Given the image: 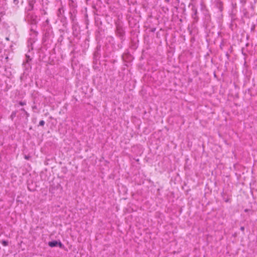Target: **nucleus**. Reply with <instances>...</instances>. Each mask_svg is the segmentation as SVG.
<instances>
[{
	"label": "nucleus",
	"mask_w": 257,
	"mask_h": 257,
	"mask_svg": "<svg viewBox=\"0 0 257 257\" xmlns=\"http://www.w3.org/2000/svg\"><path fill=\"white\" fill-rule=\"evenodd\" d=\"M35 0H30L29 2V8L28 11H32L34 8V5L35 3Z\"/></svg>",
	"instance_id": "4"
},
{
	"label": "nucleus",
	"mask_w": 257,
	"mask_h": 257,
	"mask_svg": "<svg viewBox=\"0 0 257 257\" xmlns=\"http://www.w3.org/2000/svg\"><path fill=\"white\" fill-rule=\"evenodd\" d=\"M26 61L25 63H28L29 61L31 60V58L29 56L27 55H26Z\"/></svg>",
	"instance_id": "8"
},
{
	"label": "nucleus",
	"mask_w": 257,
	"mask_h": 257,
	"mask_svg": "<svg viewBox=\"0 0 257 257\" xmlns=\"http://www.w3.org/2000/svg\"><path fill=\"white\" fill-rule=\"evenodd\" d=\"M19 3V1L18 0H14V3L16 5L18 4Z\"/></svg>",
	"instance_id": "13"
},
{
	"label": "nucleus",
	"mask_w": 257,
	"mask_h": 257,
	"mask_svg": "<svg viewBox=\"0 0 257 257\" xmlns=\"http://www.w3.org/2000/svg\"><path fill=\"white\" fill-rule=\"evenodd\" d=\"M1 242L4 246H7L9 244V242L7 240H2Z\"/></svg>",
	"instance_id": "5"
},
{
	"label": "nucleus",
	"mask_w": 257,
	"mask_h": 257,
	"mask_svg": "<svg viewBox=\"0 0 257 257\" xmlns=\"http://www.w3.org/2000/svg\"><path fill=\"white\" fill-rule=\"evenodd\" d=\"M19 104H20V105L23 106V105H26V103L25 102H24H24H23V101H20V102H19Z\"/></svg>",
	"instance_id": "10"
},
{
	"label": "nucleus",
	"mask_w": 257,
	"mask_h": 257,
	"mask_svg": "<svg viewBox=\"0 0 257 257\" xmlns=\"http://www.w3.org/2000/svg\"><path fill=\"white\" fill-rule=\"evenodd\" d=\"M240 230H241V231H244V227L243 226H241V227H240Z\"/></svg>",
	"instance_id": "14"
},
{
	"label": "nucleus",
	"mask_w": 257,
	"mask_h": 257,
	"mask_svg": "<svg viewBox=\"0 0 257 257\" xmlns=\"http://www.w3.org/2000/svg\"><path fill=\"white\" fill-rule=\"evenodd\" d=\"M192 11L194 12V15H196L197 13V9L195 8H192Z\"/></svg>",
	"instance_id": "11"
},
{
	"label": "nucleus",
	"mask_w": 257,
	"mask_h": 257,
	"mask_svg": "<svg viewBox=\"0 0 257 257\" xmlns=\"http://www.w3.org/2000/svg\"><path fill=\"white\" fill-rule=\"evenodd\" d=\"M21 110L23 111V112H24L26 111L25 109L24 108H21Z\"/></svg>",
	"instance_id": "15"
},
{
	"label": "nucleus",
	"mask_w": 257,
	"mask_h": 257,
	"mask_svg": "<svg viewBox=\"0 0 257 257\" xmlns=\"http://www.w3.org/2000/svg\"><path fill=\"white\" fill-rule=\"evenodd\" d=\"M16 114H17L16 111L12 112V114L11 115V117L12 118V119L16 116Z\"/></svg>",
	"instance_id": "6"
},
{
	"label": "nucleus",
	"mask_w": 257,
	"mask_h": 257,
	"mask_svg": "<svg viewBox=\"0 0 257 257\" xmlns=\"http://www.w3.org/2000/svg\"><path fill=\"white\" fill-rule=\"evenodd\" d=\"M25 158L26 159H27V160H28V159H29V156H25Z\"/></svg>",
	"instance_id": "16"
},
{
	"label": "nucleus",
	"mask_w": 257,
	"mask_h": 257,
	"mask_svg": "<svg viewBox=\"0 0 257 257\" xmlns=\"http://www.w3.org/2000/svg\"><path fill=\"white\" fill-rule=\"evenodd\" d=\"M31 32L33 33L35 36H37L38 33L37 32L34 30L33 28H31Z\"/></svg>",
	"instance_id": "7"
},
{
	"label": "nucleus",
	"mask_w": 257,
	"mask_h": 257,
	"mask_svg": "<svg viewBox=\"0 0 257 257\" xmlns=\"http://www.w3.org/2000/svg\"><path fill=\"white\" fill-rule=\"evenodd\" d=\"M26 117H28L29 116V113L28 112H27L26 111L24 112Z\"/></svg>",
	"instance_id": "12"
},
{
	"label": "nucleus",
	"mask_w": 257,
	"mask_h": 257,
	"mask_svg": "<svg viewBox=\"0 0 257 257\" xmlns=\"http://www.w3.org/2000/svg\"><path fill=\"white\" fill-rule=\"evenodd\" d=\"M116 33L117 35L120 37L123 36L124 33V30L121 26L119 25H116Z\"/></svg>",
	"instance_id": "3"
},
{
	"label": "nucleus",
	"mask_w": 257,
	"mask_h": 257,
	"mask_svg": "<svg viewBox=\"0 0 257 257\" xmlns=\"http://www.w3.org/2000/svg\"><path fill=\"white\" fill-rule=\"evenodd\" d=\"M27 19L32 25H36L38 22L37 16L34 14H29L27 16Z\"/></svg>",
	"instance_id": "1"
},
{
	"label": "nucleus",
	"mask_w": 257,
	"mask_h": 257,
	"mask_svg": "<svg viewBox=\"0 0 257 257\" xmlns=\"http://www.w3.org/2000/svg\"><path fill=\"white\" fill-rule=\"evenodd\" d=\"M48 245L51 247H55L57 246H59L60 248L63 247V245L61 242V241H58L57 240H53V241L49 242Z\"/></svg>",
	"instance_id": "2"
},
{
	"label": "nucleus",
	"mask_w": 257,
	"mask_h": 257,
	"mask_svg": "<svg viewBox=\"0 0 257 257\" xmlns=\"http://www.w3.org/2000/svg\"><path fill=\"white\" fill-rule=\"evenodd\" d=\"M45 124V121L43 120H41L39 122V125L41 126H43Z\"/></svg>",
	"instance_id": "9"
}]
</instances>
